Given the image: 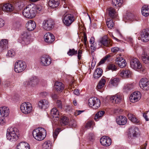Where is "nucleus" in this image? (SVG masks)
Segmentation results:
<instances>
[{
	"label": "nucleus",
	"instance_id": "nucleus-1",
	"mask_svg": "<svg viewBox=\"0 0 149 149\" xmlns=\"http://www.w3.org/2000/svg\"><path fill=\"white\" fill-rule=\"evenodd\" d=\"M19 135V131L16 128L10 127L7 130L6 137L10 141H16L18 139Z\"/></svg>",
	"mask_w": 149,
	"mask_h": 149
},
{
	"label": "nucleus",
	"instance_id": "nucleus-2",
	"mask_svg": "<svg viewBox=\"0 0 149 149\" xmlns=\"http://www.w3.org/2000/svg\"><path fill=\"white\" fill-rule=\"evenodd\" d=\"M34 138L38 141H42L43 140L46 135V130L43 128L38 127L34 130L33 132Z\"/></svg>",
	"mask_w": 149,
	"mask_h": 149
},
{
	"label": "nucleus",
	"instance_id": "nucleus-3",
	"mask_svg": "<svg viewBox=\"0 0 149 149\" xmlns=\"http://www.w3.org/2000/svg\"><path fill=\"white\" fill-rule=\"evenodd\" d=\"M35 7H33L31 5H28L24 8L22 13L23 15L28 18H32L36 16Z\"/></svg>",
	"mask_w": 149,
	"mask_h": 149
},
{
	"label": "nucleus",
	"instance_id": "nucleus-4",
	"mask_svg": "<svg viewBox=\"0 0 149 149\" xmlns=\"http://www.w3.org/2000/svg\"><path fill=\"white\" fill-rule=\"evenodd\" d=\"M131 67L134 69L142 72H143V68L139 60L136 58L133 57L130 61Z\"/></svg>",
	"mask_w": 149,
	"mask_h": 149
},
{
	"label": "nucleus",
	"instance_id": "nucleus-5",
	"mask_svg": "<svg viewBox=\"0 0 149 149\" xmlns=\"http://www.w3.org/2000/svg\"><path fill=\"white\" fill-rule=\"evenodd\" d=\"M30 39L29 33L27 31H25L22 33L18 41L23 45H27L30 43Z\"/></svg>",
	"mask_w": 149,
	"mask_h": 149
},
{
	"label": "nucleus",
	"instance_id": "nucleus-6",
	"mask_svg": "<svg viewBox=\"0 0 149 149\" xmlns=\"http://www.w3.org/2000/svg\"><path fill=\"white\" fill-rule=\"evenodd\" d=\"M20 108L22 113L24 114H28L31 112L32 107V104L30 102H26L22 103Z\"/></svg>",
	"mask_w": 149,
	"mask_h": 149
},
{
	"label": "nucleus",
	"instance_id": "nucleus-7",
	"mask_svg": "<svg viewBox=\"0 0 149 149\" xmlns=\"http://www.w3.org/2000/svg\"><path fill=\"white\" fill-rule=\"evenodd\" d=\"M26 68L25 62L19 60L15 63L14 70L16 72L19 73L24 71Z\"/></svg>",
	"mask_w": 149,
	"mask_h": 149
},
{
	"label": "nucleus",
	"instance_id": "nucleus-8",
	"mask_svg": "<svg viewBox=\"0 0 149 149\" xmlns=\"http://www.w3.org/2000/svg\"><path fill=\"white\" fill-rule=\"evenodd\" d=\"M101 104L100 100L96 97H91L88 101V104L90 107L94 109H97L100 106Z\"/></svg>",
	"mask_w": 149,
	"mask_h": 149
},
{
	"label": "nucleus",
	"instance_id": "nucleus-9",
	"mask_svg": "<svg viewBox=\"0 0 149 149\" xmlns=\"http://www.w3.org/2000/svg\"><path fill=\"white\" fill-rule=\"evenodd\" d=\"M63 17V22L66 26H70L74 21V17L72 14H65Z\"/></svg>",
	"mask_w": 149,
	"mask_h": 149
},
{
	"label": "nucleus",
	"instance_id": "nucleus-10",
	"mask_svg": "<svg viewBox=\"0 0 149 149\" xmlns=\"http://www.w3.org/2000/svg\"><path fill=\"white\" fill-rule=\"evenodd\" d=\"M41 65L47 66L50 65L52 63L51 57L48 55H43L42 56L40 60Z\"/></svg>",
	"mask_w": 149,
	"mask_h": 149
},
{
	"label": "nucleus",
	"instance_id": "nucleus-11",
	"mask_svg": "<svg viewBox=\"0 0 149 149\" xmlns=\"http://www.w3.org/2000/svg\"><path fill=\"white\" fill-rule=\"evenodd\" d=\"M54 24V21L52 19L44 20L43 23V27L45 29L49 30L53 28Z\"/></svg>",
	"mask_w": 149,
	"mask_h": 149
},
{
	"label": "nucleus",
	"instance_id": "nucleus-12",
	"mask_svg": "<svg viewBox=\"0 0 149 149\" xmlns=\"http://www.w3.org/2000/svg\"><path fill=\"white\" fill-rule=\"evenodd\" d=\"M139 86L144 90H148L149 89V83L148 80L146 78L141 79L139 83Z\"/></svg>",
	"mask_w": 149,
	"mask_h": 149
},
{
	"label": "nucleus",
	"instance_id": "nucleus-13",
	"mask_svg": "<svg viewBox=\"0 0 149 149\" xmlns=\"http://www.w3.org/2000/svg\"><path fill=\"white\" fill-rule=\"evenodd\" d=\"M141 97V94L139 91L133 93L130 96V101L133 103L137 102Z\"/></svg>",
	"mask_w": 149,
	"mask_h": 149
},
{
	"label": "nucleus",
	"instance_id": "nucleus-14",
	"mask_svg": "<svg viewBox=\"0 0 149 149\" xmlns=\"http://www.w3.org/2000/svg\"><path fill=\"white\" fill-rule=\"evenodd\" d=\"M101 144L105 146H109L111 143V139L108 136H102L100 140Z\"/></svg>",
	"mask_w": 149,
	"mask_h": 149
},
{
	"label": "nucleus",
	"instance_id": "nucleus-15",
	"mask_svg": "<svg viewBox=\"0 0 149 149\" xmlns=\"http://www.w3.org/2000/svg\"><path fill=\"white\" fill-rule=\"evenodd\" d=\"M123 98L122 95L117 93L111 96L110 98V100L113 103L117 104L120 102L122 100Z\"/></svg>",
	"mask_w": 149,
	"mask_h": 149
},
{
	"label": "nucleus",
	"instance_id": "nucleus-16",
	"mask_svg": "<svg viewBox=\"0 0 149 149\" xmlns=\"http://www.w3.org/2000/svg\"><path fill=\"white\" fill-rule=\"evenodd\" d=\"M50 115L54 118L53 120L56 122L59 120V112L56 108H53L50 111Z\"/></svg>",
	"mask_w": 149,
	"mask_h": 149
},
{
	"label": "nucleus",
	"instance_id": "nucleus-17",
	"mask_svg": "<svg viewBox=\"0 0 149 149\" xmlns=\"http://www.w3.org/2000/svg\"><path fill=\"white\" fill-rule=\"evenodd\" d=\"M110 41L106 36L102 37L99 42V45L100 46H103L105 47H109L110 45Z\"/></svg>",
	"mask_w": 149,
	"mask_h": 149
},
{
	"label": "nucleus",
	"instance_id": "nucleus-18",
	"mask_svg": "<svg viewBox=\"0 0 149 149\" xmlns=\"http://www.w3.org/2000/svg\"><path fill=\"white\" fill-rule=\"evenodd\" d=\"M44 39L45 41L48 43H52L55 40L54 36L50 33H48L44 36Z\"/></svg>",
	"mask_w": 149,
	"mask_h": 149
},
{
	"label": "nucleus",
	"instance_id": "nucleus-19",
	"mask_svg": "<svg viewBox=\"0 0 149 149\" xmlns=\"http://www.w3.org/2000/svg\"><path fill=\"white\" fill-rule=\"evenodd\" d=\"M38 106L40 109H45L49 107V103L47 100H41L38 103Z\"/></svg>",
	"mask_w": 149,
	"mask_h": 149
},
{
	"label": "nucleus",
	"instance_id": "nucleus-20",
	"mask_svg": "<svg viewBox=\"0 0 149 149\" xmlns=\"http://www.w3.org/2000/svg\"><path fill=\"white\" fill-rule=\"evenodd\" d=\"M138 129L136 127H133L129 129V135L131 137H136L138 135Z\"/></svg>",
	"mask_w": 149,
	"mask_h": 149
},
{
	"label": "nucleus",
	"instance_id": "nucleus-21",
	"mask_svg": "<svg viewBox=\"0 0 149 149\" xmlns=\"http://www.w3.org/2000/svg\"><path fill=\"white\" fill-rule=\"evenodd\" d=\"M141 40L143 42H147L149 40V30L143 31L141 35Z\"/></svg>",
	"mask_w": 149,
	"mask_h": 149
},
{
	"label": "nucleus",
	"instance_id": "nucleus-22",
	"mask_svg": "<svg viewBox=\"0 0 149 149\" xmlns=\"http://www.w3.org/2000/svg\"><path fill=\"white\" fill-rule=\"evenodd\" d=\"M36 26L35 22L33 21L30 20L26 24V27L28 30L31 31L34 30Z\"/></svg>",
	"mask_w": 149,
	"mask_h": 149
},
{
	"label": "nucleus",
	"instance_id": "nucleus-23",
	"mask_svg": "<svg viewBox=\"0 0 149 149\" xmlns=\"http://www.w3.org/2000/svg\"><path fill=\"white\" fill-rule=\"evenodd\" d=\"M15 8L14 6L10 3H6L2 7V10L7 12H11Z\"/></svg>",
	"mask_w": 149,
	"mask_h": 149
},
{
	"label": "nucleus",
	"instance_id": "nucleus-24",
	"mask_svg": "<svg viewBox=\"0 0 149 149\" xmlns=\"http://www.w3.org/2000/svg\"><path fill=\"white\" fill-rule=\"evenodd\" d=\"M116 121L118 124L123 125L127 123V119L125 116H120L117 117Z\"/></svg>",
	"mask_w": 149,
	"mask_h": 149
},
{
	"label": "nucleus",
	"instance_id": "nucleus-25",
	"mask_svg": "<svg viewBox=\"0 0 149 149\" xmlns=\"http://www.w3.org/2000/svg\"><path fill=\"white\" fill-rule=\"evenodd\" d=\"M128 117L129 119L132 123L137 125L140 124V120L137 118L133 114L129 113L128 114Z\"/></svg>",
	"mask_w": 149,
	"mask_h": 149
},
{
	"label": "nucleus",
	"instance_id": "nucleus-26",
	"mask_svg": "<svg viewBox=\"0 0 149 149\" xmlns=\"http://www.w3.org/2000/svg\"><path fill=\"white\" fill-rule=\"evenodd\" d=\"M116 64L121 68H123L126 65V62L122 57L117 58L116 59Z\"/></svg>",
	"mask_w": 149,
	"mask_h": 149
},
{
	"label": "nucleus",
	"instance_id": "nucleus-27",
	"mask_svg": "<svg viewBox=\"0 0 149 149\" xmlns=\"http://www.w3.org/2000/svg\"><path fill=\"white\" fill-rule=\"evenodd\" d=\"M54 88L58 92H61L64 88V85L60 82H56L54 85Z\"/></svg>",
	"mask_w": 149,
	"mask_h": 149
},
{
	"label": "nucleus",
	"instance_id": "nucleus-28",
	"mask_svg": "<svg viewBox=\"0 0 149 149\" xmlns=\"http://www.w3.org/2000/svg\"><path fill=\"white\" fill-rule=\"evenodd\" d=\"M0 113L1 116L6 117L9 114L8 108L5 106L1 107L0 108Z\"/></svg>",
	"mask_w": 149,
	"mask_h": 149
},
{
	"label": "nucleus",
	"instance_id": "nucleus-29",
	"mask_svg": "<svg viewBox=\"0 0 149 149\" xmlns=\"http://www.w3.org/2000/svg\"><path fill=\"white\" fill-rule=\"evenodd\" d=\"M8 40L7 39H2L0 41V52H1L3 50L8 48L7 44Z\"/></svg>",
	"mask_w": 149,
	"mask_h": 149
},
{
	"label": "nucleus",
	"instance_id": "nucleus-30",
	"mask_svg": "<svg viewBox=\"0 0 149 149\" xmlns=\"http://www.w3.org/2000/svg\"><path fill=\"white\" fill-rule=\"evenodd\" d=\"M17 149H30L29 144L26 142H21L17 146Z\"/></svg>",
	"mask_w": 149,
	"mask_h": 149
},
{
	"label": "nucleus",
	"instance_id": "nucleus-31",
	"mask_svg": "<svg viewBox=\"0 0 149 149\" xmlns=\"http://www.w3.org/2000/svg\"><path fill=\"white\" fill-rule=\"evenodd\" d=\"M59 0H49L48 5L52 8H55L58 6L59 4Z\"/></svg>",
	"mask_w": 149,
	"mask_h": 149
},
{
	"label": "nucleus",
	"instance_id": "nucleus-32",
	"mask_svg": "<svg viewBox=\"0 0 149 149\" xmlns=\"http://www.w3.org/2000/svg\"><path fill=\"white\" fill-rule=\"evenodd\" d=\"M141 13L142 15L145 17H147L149 15V6L145 5L142 8Z\"/></svg>",
	"mask_w": 149,
	"mask_h": 149
},
{
	"label": "nucleus",
	"instance_id": "nucleus-33",
	"mask_svg": "<svg viewBox=\"0 0 149 149\" xmlns=\"http://www.w3.org/2000/svg\"><path fill=\"white\" fill-rule=\"evenodd\" d=\"M102 70L100 68H97L94 72L93 74L94 77L95 78L97 79L100 77L102 73Z\"/></svg>",
	"mask_w": 149,
	"mask_h": 149
},
{
	"label": "nucleus",
	"instance_id": "nucleus-34",
	"mask_svg": "<svg viewBox=\"0 0 149 149\" xmlns=\"http://www.w3.org/2000/svg\"><path fill=\"white\" fill-rule=\"evenodd\" d=\"M30 86L32 87H34L38 84V79L36 77L31 78L29 79Z\"/></svg>",
	"mask_w": 149,
	"mask_h": 149
},
{
	"label": "nucleus",
	"instance_id": "nucleus-35",
	"mask_svg": "<svg viewBox=\"0 0 149 149\" xmlns=\"http://www.w3.org/2000/svg\"><path fill=\"white\" fill-rule=\"evenodd\" d=\"M142 59L145 63H149V56H147L146 52L143 50L142 54Z\"/></svg>",
	"mask_w": 149,
	"mask_h": 149
},
{
	"label": "nucleus",
	"instance_id": "nucleus-36",
	"mask_svg": "<svg viewBox=\"0 0 149 149\" xmlns=\"http://www.w3.org/2000/svg\"><path fill=\"white\" fill-rule=\"evenodd\" d=\"M52 143L50 141H45L42 145V149H51Z\"/></svg>",
	"mask_w": 149,
	"mask_h": 149
},
{
	"label": "nucleus",
	"instance_id": "nucleus-37",
	"mask_svg": "<svg viewBox=\"0 0 149 149\" xmlns=\"http://www.w3.org/2000/svg\"><path fill=\"white\" fill-rule=\"evenodd\" d=\"M105 83L106 81L104 79H101L98 83L96 87V89L99 91L103 87L105 84Z\"/></svg>",
	"mask_w": 149,
	"mask_h": 149
},
{
	"label": "nucleus",
	"instance_id": "nucleus-38",
	"mask_svg": "<svg viewBox=\"0 0 149 149\" xmlns=\"http://www.w3.org/2000/svg\"><path fill=\"white\" fill-rule=\"evenodd\" d=\"M123 0H112V4L113 6H120L123 3Z\"/></svg>",
	"mask_w": 149,
	"mask_h": 149
},
{
	"label": "nucleus",
	"instance_id": "nucleus-39",
	"mask_svg": "<svg viewBox=\"0 0 149 149\" xmlns=\"http://www.w3.org/2000/svg\"><path fill=\"white\" fill-rule=\"evenodd\" d=\"M69 122V119L65 116H63L61 117L60 120V124L62 126L68 124Z\"/></svg>",
	"mask_w": 149,
	"mask_h": 149
},
{
	"label": "nucleus",
	"instance_id": "nucleus-40",
	"mask_svg": "<svg viewBox=\"0 0 149 149\" xmlns=\"http://www.w3.org/2000/svg\"><path fill=\"white\" fill-rule=\"evenodd\" d=\"M119 81V79L118 78H115L111 79L109 82L113 86H116L118 85Z\"/></svg>",
	"mask_w": 149,
	"mask_h": 149
},
{
	"label": "nucleus",
	"instance_id": "nucleus-41",
	"mask_svg": "<svg viewBox=\"0 0 149 149\" xmlns=\"http://www.w3.org/2000/svg\"><path fill=\"white\" fill-rule=\"evenodd\" d=\"M107 24L108 27L110 29H112L114 26V23L112 19H108L107 21Z\"/></svg>",
	"mask_w": 149,
	"mask_h": 149
},
{
	"label": "nucleus",
	"instance_id": "nucleus-42",
	"mask_svg": "<svg viewBox=\"0 0 149 149\" xmlns=\"http://www.w3.org/2000/svg\"><path fill=\"white\" fill-rule=\"evenodd\" d=\"M107 69L109 70H111L112 71H116L117 70V67L113 64H109L107 67Z\"/></svg>",
	"mask_w": 149,
	"mask_h": 149
},
{
	"label": "nucleus",
	"instance_id": "nucleus-43",
	"mask_svg": "<svg viewBox=\"0 0 149 149\" xmlns=\"http://www.w3.org/2000/svg\"><path fill=\"white\" fill-rule=\"evenodd\" d=\"M108 10L109 15L111 17L113 18L116 13L115 9L112 8L111 7L108 9Z\"/></svg>",
	"mask_w": 149,
	"mask_h": 149
},
{
	"label": "nucleus",
	"instance_id": "nucleus-44",
	"mask_svg": "<svg viewBox=\"0 0 149 149\" xmlns=\"http://www.w3.org/2000/svg\"><path fill=\"white\" fill-rule=\"evenodd\" d=\"M105 112L104 111H101L97 112L95 115L94 119L96 121L97 119L102 117L104 114Z\"/></svg>",
	"mask_w": 149,
	"mask_h": 149
},
{
	"label": "nucleus",
	"instance_id": "nucleus-45",
	"mask_svg": "<svg viewBox=\"0 0 149 149\" xmlns=\"http://www.w3.org/2000/svg\"><path fill=\"white\" fill-rule=\"evenodd\" d=\"M33 7L35 8L34 11L36 15V13H39L40 11H42L43 9L42 7L40 5L36 6L34 5L33 6Z\"/></svg>",
	"mask_w": 149,
	"mask_h": 149
},
{
	"label": "nucleus",
	"instance_id": "nucleus-46",
	"mask_svg": "<svg viewBox=\"0 0 149 149\" xmlns=\"http://www.w3.org/2000/svg\"><path fill=\"white\" fill-rule=\"evenodd\" d=\"M77 53V50H75L74 49H70L67 53L68 54L69 56L76 55Z\"/></svg>",
	"mask_w": 149,
	"mask_h": 149
},
{
	"label": "nucleus",
	"instance_id": "nucleus-47",
	"mask_svg": "<svg viewBox=\"0 0 149 149\" xmlns=\"http://www.w3.org/2000/svg\"><path fill=\"white\" fill-rule=\"evenodd\" d=\"M111 57V55L109 54H108L102 58L99 63V64L100 65L104 63L107 60Z\"/></svg>",
	"mask_w": 149,
	"mask_h": 149
},
{
	"label": "nucleus",
	"instance_id": "nucleus-48",
	"mask_svg": "<svg viewBox=\"0 0 149 149\" xmlns=\"http://www.w3.org/2000/svg\"><path fill=\"white\" fill-rule=\"evenodd\" d=\"M15 52L13 49H10L8 51V54H6V56L12 57L15 56Z\"/></svg>",
	"mask_w": 149,
	"mask_h": 149
},
{
	"label": "nucleus",
	"instance_id": "nucleus-49",
	"mask_svg": "<svg viewBox=\"0 0 149 149\" xmlns=\"http://www.w3.org/2000/svg\"><path fill=\"white\" fill-rule=\"evenodd\" d=\"M59 129H56L53 133V136L54 139H56L57 138L58 135L59 133Z\"/></svg>",
	"mask_w": 149,
	"mask_h": 149
},
{
	"label": "nucleus",
	"instance_id": "nucleus-50",
	"mask_svg": "<svg viewBox=\"0 0 149 149\" xmlns=\"http://www.w3.org/2000/svg\"><path fill=\"white\" fill-rule=\"evenodd\" d=\"M124 71L125 72H124V73H125V78L126 77H129L131 76V73L129 70H124Z\"/></svg>",
	"mask_w": 149,
	"mask_h": 149
},
{
	"label": "nucleus",
	"instance_id": "nucleus-51",
	"mask_svg": "<svg viewBox=\"0 0 149 149\" xmlns=\"http://www.w3.org/2000/svg\"><path fill=\"white\" fill-rule=\"evenodd\" d=\"M126 89L128 90H130L133 89L134 88V86L132 84H127L125 86Z\"/></svg>",
	"mask_w": 149,
	"mask_h": 149
},
{
	"label": "nucleus",
	"instance_id": "nucleus-52",
	"mask_svg": "<svg viewBox=\"0 0 149 149\" xmlns=\"http://www.w3.org/2000/svg\"><path fill=\"white\" fill-rule=\"evenodd\" d=\"M124 72V70L120 71L118 73L119 75L122 77L125 78Z\"/></svg>",
	"mask_w": 149,
	"mask_h": 149
},
{
	"label": "nucleus",
	"instance_id": "nucleus-53",
	"mask_svg": "<svg viewBox=\"0 0 149 149\" xmlns=\"http://www.w3.org/2000/svg\"><path fill=\"white\" fill-rule=\"evenodd\" d=\"M94 136L93 134H89L88 139L91 141L93 142L94 140Z\"/></svg>",
	"mask_w": 149,
	"mask_h": 149
},
{
	"label": "nucleus",
	"instance_id": "nucleus-54",
	"mask_svg": "<svg viewBox=\"0 0 149 149\" xmlns=\"http://www.w3.org/2000/svg\"><path fill=\"white\" fill-rule=\"evenodd\" d=\"M119 50V48L117 47H112L111 48L112 52L113 53L116 52Z\"/></svg>",
	"mask_w": 149,
	"mask_h": 149
},
{
	"label": "nucleus",
	"instance_id": "nucleus-55",
	"mask_svg": "<svg viewBox=\"0 0 149 149\" xmlns=\"http://www.w3.org/2000/svg\"><path fill=\"white\" fill-rule=\"evenodd\" d=\"M4 117H0V124L3 125L5 123V120L4 119Z\"/></svg>",
	"mask_w": 149,
	"mask_h": 149
},
{
	"label": "nucleus",
	"instance_id": "nucleus-56",
	"mask_svg": "<svg viewBox=\"0 0 149 149\" xmlns=\"http://www.w3.org/2000/svg\"><path fill=\"white\" fill-rule=\"evenodd\" d=\"M148 112V111H146L145 112H144L143 113V117L145 119L146 121H148L149 120V119L148 118L147 116V114Z\"/></svg>",
	"mask_w": 149,
	"mask_h": 149
},
{
	"label": "nucleus",
	"instance_id": "nucleus-57",
	"mask_svg": "<svg viewBox=\"0 0 149 149\" xmlns=\"http://www.w3.org/2000/svg\"><path fill=\"white\" fill-rule=\"evenodd\" d=\"M93 122L92 121L89 122L87 123L85 126V127L87 128H90Z\"/></svg>",
	"mask_w": 149,
	"mask_h": 149
},
{
	"label": "nucleus",
	"instance_id": "nucleus-58",
	"mask_svg": "<svg viewBox=\"0 0 149 149\" xmlns=\"http://www.w3.org/2000/svg\"><path fill=\"white\" fill-rule=\"evenodd\" d=\"M56 103L57 106L58 107L60 108H62L61 102V100H57Z\"/></svg>",
	"mask_w": 149,
	"mask_h": 149
},
{
	"label": "nucleus",
	"instance_id": "nucleus-59",
	"mask_svg": "<svg viewBox=\"0 0 149 149\" xmlns=\"http://www.w3.org/2000/svg\"><path fill=\"white\" fill-rule=\"evenodd\" d=\"M84 43L85 45H86V42L87 40V38L86 35V33H84Z\"/></svg>",
	"mask_w": 149,
	"mask_h": 149
},
{
	"label": "nucleus",
	"instance_id": "nucleus-60",
	"mask_svg": "<svg viewBox=\"0 0 149 149\" xmlns=\"http://www.w3.org/2000/svg\"><path fill=\"white\" fill-rule=\"evenodd\" d=\"M5 22L2 18H0V27H2L4 25Z\"/></svg>",
	"mask_w": 149,
	"mask_h": 149
},
{
	"label": "nucleus",
	"instance_id": "nucleus-61",
	"mask_svg": "<svg viewBox=\"0 0 149 149\" xmlns=\"http://www.w3.org/2000/svg\"><path fill=\"white\" fill-rule=\"evenodd\" d=\"M24 85L25 86H27L29 85H30V81H25L23 83Z\"/></svg>",
	"mask_w": 149,
	"mask_h": 149
},
{
	"label": "nucleus",
	"instance_id": "nucleus-62",
	"mask_svg": "<svg viewBox=\"0 0 149 149\" xmlns=\"http://www.w3.org/2000/svg\"><path fill=\"white\" fill-rule=\"evenodd\" d=\"M94 41H95L94 38L92 37H91L90 38V41H89L90 43L91 44H93V43H94Z\"/></svg>",
	"mask_w": 149,
	"mask_h": 149
},
{
	"label": "nucleus",
	"instance_id": "nucleus-63",
	"mask_svg": "<svg viewBox=\"0 0 149 149\" xmlns=\"http://www.w3.org/2000/svg\"><path fill=\"white\" fill-rule=\"evenodd\" d=\"M74 94L76 95H79V91L78 89L75 90L74 91Z\"/></svg>",
	"mask_w": 149,
	"mask_h": 149
},
{
	"label": "nucleus",
	"instance_id": "nucleus-64",
	"mask_svg": "<svg viewBox=\"0 0 149 149\" xmlns=\"http://www.w3.org/2000/svg\"><path fill=\"white\" fill-rule=\"evenodd\" d=\"M127 41L130 42V43H132L133 42V39L132 38L130 37H128L127 38Z\"/></svg>",
	"mask_w": 149,
	"mask_h": 149
}]
</instances>
